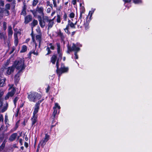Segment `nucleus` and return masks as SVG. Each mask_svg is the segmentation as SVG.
<instances>
[{
  "instance_id": "44",
  "label": "nucleus",
  "mask_w": 152,
  "mask_h": 152,
  "mask_svg": "<svg viewBox=\"0 0 152 152\" xmlns=\"http://www.w3.org/2000/svg\"><path fill=\"white\" fill-rule=\"evenodd\" d=\"M67 15L66 13H65L64 14L63 17V19L64 20L66 21L67 20Z\"/></svg>"
},
{
  "instance_id": "21",
  "label": "nucleus",
  "mask_w": 152,
  "mask_h": 152,
  "mask_svg": "<svg viewBox=\"0 0 152 152\" xmlns=\"http://www.w3.org/2000/svg\"><path fill=\"white\" fill-rule=\"evenodd\" d=\"M14 43L15 46H17L18 42V38L16 34H14Z\"/></svg>"
},
{
  "instance_id": "32",
  "label": "nucleus",
  "mask_w": 152,
  "mask_h": 152,
  "mask_svg": "<svg viewBox=\"0 0 152 152\" xmlns=\"http://www.w3.org/2000/svg\"><path fill=\"white\" fill-rule=\"evenodd\" d=\"M76 22L75 24H74L73 23L71 22V23H68V26H69L71 28H75V25L76 24Z\"/></svg>"
},
{
  "instance_id": "33",
  "label": "nucleus",
  "mask_w": 152,
  "mask_h": 152,
  "mask_svg": "<svg viewBox=\"0 0 152 152\" xmlns=\"http://www.w3.org/2000/svg\"><path fill=\"white\" fill-rule=\"evenodd\" d=\"M46 50L48 51V53L46 54V55H48L51 53V51H50L49 46L47 47Z\"/></svg>"
},
{
  "instance_id": "18",
  "label": "nucleus",
  "mask_w": 152,
  "mask_h": 152,
  "mask_svg": "<svg viewBox=\"0 0 152 152\" xmlns=\"http://www.w3.org/2000/svg\"><path fill=\"white\" fill-rule=\"evenodd\" d=\"M56 59L57 56L56 55H53L51 58V61L53 64H55Z\"/></svg>"
},
{
  "instance_id": "49",
  "label": "nucleus",
  "mask_w": 152,
  "mask_h": 152,
  "mask_svg": "<svg viewBox=\"0 0 152 152\" xmlns=\"http://www.w3.org/2000/svg\"><path fill=\"white\" fill-rule=\"evenodd\" d=\"M9 88L8 89H11V88H15L14 87H13V84H9Z\"/></svg>"
},
{
  "instance_id": "23",
  "label": "nucleus",
  "mask_w": 152,
  "mask_h": 152,
  "mask_svg": "<svg viewBox=\"0 0 152 152\" xmlns=\"http://www.w3.org/2000/svg\"><path fill=\"white\" fill-rule=\"evenodd\" d=\"M36 40L39 42V45H40L41 41V37L40 35H37L36 37Z\"/></svg>"
},
{
  "instance_id": "39",
  "label": "nucleus",
  "mask_w": 152,
  "mask_h": 152,
  "mask_svg": "<svg viewBox=\"0 0 152 152\" xmlns=\"http://www.w3.org/2000/svg\"><path fill=\"white\" fill-rule=\"evenodd\" d=\"M19 98L18 97H15L13 100L15 106L16 105V102L18 99Z\"/></svg>"
},
{
  "instance_id": "7",
  "label": "nucleus",
  "mask_w": 152,
  "mask_h": 152,
  "mask_svg": "<svg viewBox=\"0 0 152 152\" xmlns=\"http://www.w3.org/2000/svg\"><path fill=\"white\" fill-rule=\"evenodd\" d=\"M49 135L48 134H45V137L43 139L39 142V144H40L41 146L43 147L44 145L49 140Z\"/></svg>"
},
{
  "instance_id": "13",
  "label": "nucleus",
  "mask_w": 152,
  "mask_h": 152,
  "mask_svg": "<svg viewBox=\"0 0 152 152\" xmlns=\"http://www.w3.org/2000/svg\"><path fill=\"white\" fill-rule=\"evenodd\" d=\"M18 134L17 133H14L12 134L9 138V140L10 141H13L16 138Z\"/></svg>"
},
{
  "instance_id": "46",
  "label": "nucleus",
  "mask_w": 152,
  "mask_h": 152,
  "mask_svg": "<svg viewBox=\"0 0 152 152\" xmlns=\"http://www.w3.org/2000/svg\"><path fill=\"white\" fill-rule=\"evenodd\" d=\"M6 24H7V23L6 22H4L3 23V29L4 30H6L7 28Z\"/></svg>"
},
{
  "instance_id": "38",
  "label": "nucleus",
  "mask_w": 152,
  "mask_h": 152,
  "mask_svg": "<svg viewBox=\"0 0 152 152\" xmlns=\"http://www.w3.org/2000/svg\"><path fill=\"white\" fill-rule=\"evenodd\" d=\"M5 146V143L4 142H3L1 145V146H0V150H2L4 148Z\"/></svg>"
},
{
  "instance_id": "57",
  "label": "nucleus",
  "mask_w": 152,
  "mask_h": 152,
  "mask_svg": "<svg viewBox=\"0 0 152 152\" xmlns=\"http://www.w3.org/2000/svg\"><path fill=\"white\" fill-rule=\"evenodd\" d=\"M68 30L69 29L66 30L65 29H64V30L65 32L67 34H70V32Z\"/></svg>"
},
{
  "instance_id": "2",
  "label": "nucleus",
  "mask_w": 152,
  "mask_h": 152,
  "mask_svg": "<svg viewBox=\"0 0 152 152\" xmlns=\"http://www.w3.org/2000/svg\"><path fill=\"white\" fill-rule=\"evenodd\" d=\"M24 61L23 59H20L15 61L13 65V66L15 67L17 69L23 72V71L24 69L25 66L24 65Z\"/></svg>"
},
{
  "instance_id": "20",
  "label": "nucleus",
  "mask_w": 152,
  "mask_h": 152,
  "mask_svg": "<svg viewBox=\"0 0 152 152\" xmlns=\"http://www.w3.org/2000/svg\"><path fill=\"white\" fill-rule=\"evenodd\" d=\"M7 37L5 33L4 32H0V39H3L5 40L6 39Z\"/></svg>"
},
{
  "instance_id": "58",
  "label": "nucleus",
  "mask_w": 152,
  "mask_h": 152,
  "mask_svg": "<svg viewBox=\"0 0 152 152\" xmlns=\"http://www.w3.org/2000/svg\"><path fill=\"white\" fill-rule=\"evenodd\" d=\"M77 52H75V58L77 59L78 58V56L77 55Z\"/></svg>"
},
{
  "instance_id": "29",
  "label": "nucleus",
  "mask_w": 152,
  "mask_h": 152,
  "mask_svg": "<svg viewBox=\"0 0 152 152\" xmlns=\"http://www.w3.org/2000/svg\"><path fill=\"white\" fill-rule=\"evenodd\" d=\"M49 48L50 49L52 50H53L55 49V47L54 45L52 43H50L49 44Z\"/></svg>"
},
{
  "instance_id": "26",
  "label": "nucleus",
  "mask_w": 152,
  "mask_h": 152,
  "mask_svg": "<svg viewBox=\"0 0 152 152\" xmlns=\"http://www.w3.org/2000/svg\"><path fill=\"white\" fill-rule=\"evenodd\" d=\"M4 106L3 108L2 109L1 111V112L2 113L4 112L7 110L8 107V104L7 103Z\"/></svg>"
},
{
  "instance_id": "41",
  "label": "nucleus",
  "mask_w": 152,
  "mask_h": 152,
  "mask_svg": "<svg viewBox=\"0 0 152 152\" xmlns=\"http://www.w3.org/2000/svg\"><path fill=\"white\" fill-rule=\"evenodd\" d=\"M83 13L80 12V15L78 20V21H80V23H81L82 21V16Z\"/></svg>"
},
{
  "instance_id": "19",
  "label": "nucleus",
  "mask_w": 152,
  "mask_h": 152,
  "mask_svg": "<svg viewBox=\"0 0 152 152\" xmlns=\"http://www.w3.org/2000/svg\"><path fill=\"white\" fill-rule=\"evenodd\" d=\"M57 34L61 38V39L63 41L65 37L63 34L61 32L60 30L58 32Z\"/></svg>"
},
{
  "instance_id": "14",
  "label": "nucleus",
  "mask_w": 152,
  "mask_h": 152,
  "mask_svg": "<svg viewBox=\"0 0 152 152\" xmlns=\"http://www.w3.org/2000/svg\"><path fill=\"white\" fill-rule=\"evenodd\" d=\"M23 72L20 71H18L17 73L15 75V80L16 82H18L19 80V77L22 74Z\"/></svg>"
},
{
  "instance_id": "64",
  "label": "nucleus",
  "mask_w": 152,
  "mask_h": 152,
  "mask_svg": "<svg viewBox=\"0 0 152 152\" xmlns=\"http://www.w3.org/2000/svg\"><path fill=\"white\" fill-rule=\"evenodd\" d=\"M69 26H68V25H67L66 28H65V29L66 30L69 29Z\"/></svg>"
},
{
  "instance_id": "40",
  "label": "nucleus",
  "mask_w": 152,
  "mask_h": 152,
  "mask_svg": "<svg viewBox=\"0 0 152 152\" xmlns=\"http://www.w3.org/2000/svg\"><path fill=\"white\" fill-rule=\"evenodd\" d=\"M8 116L7 115H6L5 117L4 121L6 124H8Z\"/></svg>"
},
{
  "instance_id": "9",
  "label": "nucleus",
  "mask_w": 152,
  "mask_h": 152,
  "mask_svg": "<svg viewBox=\"0 0 152 152\" xmlns=\"http://www.w3.org/2000/svg\"><path fill=\"white\" fill-rule=\"evenodd\" d=\"M68 49L70 51H75L77 52L80 50V48L77 47L76 45L74 43L72 44V47L68 46Z\"/></svg>"
},
{
  "instance_id": "53",
  "label": "nucleus",
  "mask_w": 152,
  "mask_h": 152,
  "mask_svg": "<svg viewBox=\"0 0 152 152\" xmlns=\"http://www.w3.org/2000/svg\"><path fill=\"white\" fill-rule=\"evenodd\" d=\"M1 121H3V118L2 115H0V122Z\"/></svg>"
},
{
  "instance_id": "56",
  "label": "nucleus",
  "mask_w": 152,
  "mask_h": 152,
  "mask_svg": "<svg viewBox=\"0 0 152 152\" xmlns=\"http://www.w3.org/2000/svg\"><path fill=\"white\" fill-rule=\"evenodd\" d=\"M133 2L135 4H137L139 2V1L138 0H132Z\"/></svg>"
},
{
  "instance_id": "22",
  "label": "nucleus",
  "mask_w": 152,
  "mask_h": 152,
  "mask_svg": "<svg viewBox=\"0 0 152 152\" xmlns=\"http://www.w3.org/2000/svg\"><path fill=\"white\" fill-rule=\"evenodd\" d=\"M38 24V21L37 20H34L31 23L32 28Z\"/></svg>"
},
{
  "instance_id": "8",
  "label": "nucleus",
  "mask_w": 152,
  "mask_h": 152,
  "mask_svg": "<svg viewBox=\"0 0 152 152\" xmlns=\"http://www.w3.org/2000/svg\"><path fill=\"white\" fill-rule=\"evenodd\" d=\"M42 101V100L39 101L36 104L34 107V110L33 113L34 115H37V113H38L39 109V104Z\"/></svg>"
},
{
  "instance_id": "17",
  "label": "nucleus",
  "mask_w": 152,
  "mask_h": 152,
  "mask_svg": "<svg viewBox=\"0 0 152 152\" xmlns=\"http://www.w3.org/2000/svg\"><path fill=\"white\" fill-rule=\"evenodd\" d=\"M6 80V79L4 78L0 79V86L2 87L5 85Z\"/></svg>"
},
{
  "instance_id": "31",
  "label": "nucleus",
  "mask_w": 152,
  "mask_h": 152,
  "mask_svg": "<svg viewBox=\"0 0 152 152\" xmlns=\"http://www.w3.org/2000/svg\"><path fill=\"white\" fill-rule=\"evenodd\" d=\"M26 14V9L24 7L21 13V15L25 16Z\"/></svg>"
},
{
  "instance_id": "34",
  "label": "nucleus",
  "mask_w": 152,
  "mask_h": 152,
  "mask_svg": "<svg viewBox=\"0 0 152 152\" xmlns=\"http://www.w3.org/2000/svg\"><path fill=\"white\" fill-rule=\"evenodd\" d=\"M4 137V133L2 134L0 136V144L2 141Z\"/></svg>"
},
{
  "instance_id": "24",
  "label": "nucleus",
  "mask_w": 152,
  "mask_h": 152,
  "mask_svg": "<svg viewBox=\"0 0 152 152\" xmlns=\"http://www.w3.org/2000/svg\"><path fill=\"white\" fill-rule=\"evenodd\" d=\"M27 50V47L26 46L23 45L22 46L21 50L20 52L21 53H24Z\"/></svg>"
},
{
  "instance_id": "3",
  "label": "nucleus",
  "mask_w": 152,
  "mask_h": 152,
  "mask_svg": "<svg viewBox=\"0 0 152 152\" xmlns=\"http://www.w3.org/2000/svg\"><path fill=\"white\" fill-rule=\"evenodd\" d=\"M40 94L37 92H32L28 94V98L30 101L35 102L41 98Z\"/></svg>"
},
{
  "instance_id": "30",
  "label": "nucleus",
  "mask_w": 152,
  "mask_h": 152,
  "mask_svg": "<svg viewBox=\"0 0 152 152\" xmlns=\"http://www.w3.org/2000/svg\"><path fill=\"white\" fill-rule=\"evenodd\" d=\"M53 109L54 110V111L53 113V118H54L55 117V116L56 114L57 113V110L55 108V107H53Z\"/></svg>"
},
{
  "instance_id": "5",
  "label": "nucleus",
  "mask_w": 152,
  "mask_h": 152,
  "mask_svg": "<svg viewBox=\"0 0 152 152\" xmlns=\"http://www.w3.org/2000/svg\"><path fill=\"white\" fill-rule=\"evenodd\" d=\"M9 91L6 95L5 97V99L7 100L10 97H12L13 96L16 91L15 88H12L11 89H8Z\"/></svg>"
},
{
  "instance_id": "6",
  "label": "nucleus",
  "mask_w": 152,
  "mask_h": 152,
  "mask_svg": "<svg viewBox=\"0 0 152 152\" xmlns=\"http://www.w3.org/2000/svg\"><path fill=\"white\" fill-rule=\"evenodd\" d=\"M42 20L39 23L41 27L43 28L46 26V22H47L48 20V17L47 16H42Z\"/></svg>"
},
{
  "instance_id": "10",
  "label": "nucleus",
  "mask_w": 152,
  "mask_h": 152,
  "mask_svg": "<svg viewBox=\"0 0 152 152\" xmlns=\"http://www.w3.org/2000/svg\"><path fill=\"white\" fill-rule=\"evenodd\" d=\"M54 18H55L52 19H50L48 18V21H47V22L48 23L47 25L48 26V29H49L52 27L54 23L53 20Z\"/></svg>"
},
{
  "instance_id": "11",
  "label": "nucleus",
  "mask_w": 152,
  "mask_h": 152,
  "mask_svg": "<svg viewBox=\"0 0 152 152\" xmlns=\"http://www.w3.org/2000/svg\"><path fill=\"white\" fill-rule=\"evenodd\" d=\"M15 69V67L13 66L9 67L7 71V73L8 75H10L13 72Z\"/></svg>"
},
{
  "instance_id": "27",
  "label": "nucleus",
  "mask_w": 152,
  "mask_h": 152,
  "mask_svg": "<svg viewBox=\"0 0 152 152\" xmlns=\"http://www.w3.org/2000/svg\"><path fill=\"white\" fill-rule=\"evenodd\" d=\"M4 12H3V13H4V14L6 16L10 14V12L9 11H8V10L5 9L4 8Z\"/></svg>"
},
{
  "instance_id": "4",
  "label": "nucleus",
  "mask_w": 152,
  "mask_h": 152,
  "mask_svg": "<svg viewBox=\"0 0 152 152\" xmlns=\"http://www.w3.org/2000/svg\"><path fill=\"white\" fill-rule=\"evenodd\" d=\"M44 8L43 7L38 6H37L35 10H30L34 17H37V13L41 15L42 16H44Z\"/></svg>"
},
{
  "instance_id": "48",
  "label": "nucleus",
  "mask_w": 152,
  "mask_h": 152,
  "mask_svg": "<svg viewBox=\"0 0 152 152\" xmlns=\"http://www.w3.org/2000/svg\"><path fill=\"white\" fill-rule=\"evenodd\" d=\"M0 5L2 7L4 6V3L3 0H0Z\"/></svg>"
},
{
  "instance_id": "55",
  "label": "nucleus",
  "mask_w": 152,
  "mask_h": 152,
  "mask_svg": "<svg viewBox=\"0 0 152 152\" xmlns=\"http://www.w3.org/2000/svg\"><path fill=\"white\" fill-rule=\"evenodd\" d=\"M76 3V0H72V3L74 5H75Z\"/></svg>"
},
{
  "instance_id": "25",
  "label": "nucleus",
  "mask_w": 152,
  "mask_h": 152,
  "mask_svg": "<svg viewBox=\"0 0 152 152\" xmlns=\"http://www.w3.org/2000/svg\"><path fill=\"white\" fill-rule=\"evenodd\" d=\"M34 54V55H37L38 54V53L37 51H35V50L31 51H30L28 53L29 56H31V55L32 54Z\"/></svg>"
},
{
  "instance_id": "43",
  "label": "nucleus",
  "mask_w": 152,
  "mask_h": 152,
  "mask_svg": "<svg viewBox=\"0 0 152 152\" xmlns=\"http://www.w3.org/2000/svg\"><path fill=\"white\" fill-rule=\"evenodd\" d=\"M37 18L39 21V23H40L42 20V18L40 15H38L37 16Z\"/></svg>"
},
{
  "instance_id": "61",
  "label": "nucleus",
  "mask_w": 152,
  "mask_h": 152,
  "mask_svg": "<svg viewBox=\"0 0 152 152\" xmlns=\"http://www.w3.org/2000/svg\"><path fill=\"white\" fill-rule=\"evenodd\" d=\"M50 12V8H48L47 10V12L48 13H49Z\"/></svg>"
},
{
  "instance_id": "42",
  "label": "nucleus",
  "mask_w": 152,
  "mask_h": 152,
  "mask_svg": "<svg viewBox=\"0 0 152 152\" xmlns=\"http://www.w3.org/2000/svg\"><path fill=\"white\" fill-rule=\"evenodd\" d=\"M55 107V108L56 109V108H58L59 109H60L61 108L60 106L59 105H58V103H55V107Z\"/></svg>"
},
{
  "instance_id": "51",
  "label": "nucleus",
  "mask_w": 152,
  "mask_h": 152,
  "mask_svg": "<svg viewBox=\"0 0 152 152\" xmlns=\"http://www.w3.org/2000/svg\"><path fill=\"white\" fill-rule=\"evenodd\" d=\"M4 92L2 91H1L0 90V99H1V97L2 96L3 94H4Z\"/></svg>"
},
{
  "instance_id": "45",
  "label": "nucleus",
  "mask_w": 152,
  "mask_h": 152,
  "mask_svg": "<svg viewBox=\"0 0 152 152\" xmlns=\"http://www.w3.org/2000/svg\"><path fill=\"white\" fill-rule=\"evenodd\" d=\"M69 17L71 18H73L75 17V14L73 12H72L70 14Z\"/></svg>"
},
{
  "instance_id": "1",
  "label": "nucleus",
  "mask_w": 152,
  "mask_h": 152,
  "mask_svg": "<svg viewBox=\"0 0 152 152\" xmlns=\"http://www.w3.org/2000/svg\"><path fill=\"white\" fill-rule=\"evenodd\" d=\"M56 45L57 47V53L58 56V58L57 60L56 63V66L57 67L56 72L58 77H59L61 75L64 73L67 72L68 70V67H65L64 64H62L61 67L59 69L58 66V61L59 60H61L62 58V54L60 51V46L59 43H57Z\"/></svg>"
},
{
  "instance_id": "54",
  "label": "nucleus",
  "mask_w": 152,
  "mask_h": 152,
  "mask_svg": "<svg viewBox=\"0 0 152 152\" xmlns=\"http://www.w3.org/2000/svg\"><path fill=\"white\" fill-rule=\"evenodd\" d=\"M4 8H2L0 7V13H3L4 12Z\"/></svg>"
},
{
  "instance_id": "35",
  "label": "nucleus",
  "mask_w": 152,
  "mask_h": 152,
  "mask_svg": "<svg viewBox=\"0 0 152 152\" xmlns=\"http://www.w3.org/2000/svg\"><path fill=\"white\" fill-rule=\"evenodd\" d=\"M38 2V0H34L32 2V5L34 6H36Z\"/></svg>"
},
{
  "instance_id": "28",
  "label": "nucleus",
  "mask_w": 152,
  "mask_h": 152,
  "mask_svg": "<svg viewBox=\"0 0 152 152\" xmlns=\"http://www.w3.org/2000/svg\"><path fill=\"white\" fill-rule=\"evenodd\" d=\"M80 12L84 13L85 12V9L84 7L81 6V4H80Z\"/></svg>"
},
{
  "instance_id": "37",
  "label": "nucleus",
  "mask_w": 152,
  "mask_h": 152,
  "mask_svg": "<svg viewBox=\"0 0 152 152\" xmlns=\"http://www.w3.org/2000/svg\"><path fill=\"white\" fill-rule=\"evenodd\" d=\"M57 22L58 23H60L61 22V17L59 15H57Z\"/></svg>"
},
{
  "instance_id": "47",
  "label": "nucleus",
  "mask_w": 152,
  "mask_h": 152,
  "mask_svg": "<svg viewBox=\"0 0 152 152\" xmlns=\"http://www.w3.org/2000/svg\"><path fill=\"white\" fill-rule=\"evenodd\" d=\"M84 26H85V28L86 29H87L88 28V24L87 23H84Z\"/></svg>"
},
{
  "instance_id": "15",
  "label": "nucleus",
  "mask_w": 152,
  "mask_h": 152,
  "mask_svg": "<svg viewBox=\"0 0 152 152\" xmlns=\"http://www.w3.org/2000/svg\"><path fill=\"white\" fill-rule=\"evenodd\" d=\"M8 37L9 38H11L13 34L12 27L10 26H8Z\"/></svg>"
},
{
  "instance_id": "50",
  "label": "nucleus",
  "mask_w": 152,
  "mask_h": 152,
  "mask_svg": "<svg viewBox=\"0 0 152 152\" xmlns=\"http://www.w3.org/2000/svg\"><path fill=\"white\" fill-rule=\"evenodd\" d=\"M53 4L54 5V7H56L57 5L56 4V0H53Z\"/></svg>"
},
{
  "instance_id": "60",
  "label": "nucleus",
  "mask_w": 152,
  "mask_h": 152,
  "mask_svg": "<svg viewBox=\"0 0 152 152\" xmlns=\"http://www.w3.org/2000/svg\"><path fill=\"white\" fill-rule=\"evenodd\" d=\"M24 146L26 148H27L28 147V143L27 142H25V143H24Z\"/></svg>"
},
{
  "instance_id": "16",
  "label": "nucleus",
  "mask_w": 152,
  "mask_h": 152,
  "mask_svg": "<svg viewBox=\"0 0 152 152\" xmlns=\"http://www.w3.org/2000/svg\"><path fill=\"white\" fill-rule=\"evenodd\" d=\"M37 115H34L31 118L32 124L33 126L34 125L37 121Z\"/></svg>"
},
{
  "instance_id": "52",
  "label": "nucleus",
  "mask_w": 152,
  "mask_h": 152,
  "mask_svg": "<svg viewBox=\"0 0 152 152\" xmlns=\"http://www.w3.org/2000/svg\"><path fill=\"white\" fill-rule=\"evenodd\" d=\"M19 109H18L17 113L16 114H15V116L16 117H17L18 115V113L19 112Z\"/></svg>"
},
{
  "instance_id": "59",
  "label": "nucleus",
  "mask_w": 152,
  "mask_h": 152,
  "mask_svg": "<svg viewBox=\"0 0 152 152\" xmlns=\"http://www.w3.org/2000/svg\"><path fill=\"white\" fill-rule=\"evenodd\" d=\"M19 142L21 145H23V140L21 139H20L19 140Z\"/></svg>"
},
{
  "instance_id": "63",
  "label": "nucleus",
  "mask_w": 152,
  "mask_h": 152,
  "mask_svg": "<svg viewBox=\"0 0 152 152\" xmlns=\"http://www.w3.org/2000/svg\"><path fill=\"white\" fill-rule=\"evenodd\" d=\"M123 1L126 2H130L131 1V0H123Z\"/></svg>"
},
{
  "instance_id": "12",
  "label": "nucleus",
  "mask_w": 152,
  "mask_h": 152,
  "mask_svg": "<svg viewBox=\"0 0 152 152\" xmlns=\"http://www.w3.org/2000/svg\"><path fill=\"white\" fill-rule=\"evenodd\" d=\"M32 19V17L31 15H28L25 18L24 23L26 24L28 23L29 22L31 21Z\"/></svg>"
},
{
  "instance_id": "36",
  "label": "nucleus",
  "mask_w": 152,
  "mask_h": 152,
  "mask_svg": "<svg viewBox=\"0 0 152 152\" xmlns=\"http://www.w3.org/2000/svg\"><path fill=\"white\" fill-rule=\"evenodd\" d=\"M10 4H6L5 6V9H6L7 10H10Z\"/></svg>"
},
{
  "instance_id": "62",
  "label": "nucleus",
  "mask_w": 152,
  "mask_h": 152,
  "mask_svg": "<svg viewBox=\"0 0 152 152\" xmlns=\"http://www.w3.org/2000/svg\"><path fill=\"white\" fill-rule=\"evenodd\" d=\"M50 86H48L46 89V92L48 93L50 89Z\"/></svg>"
}]
</instances>
